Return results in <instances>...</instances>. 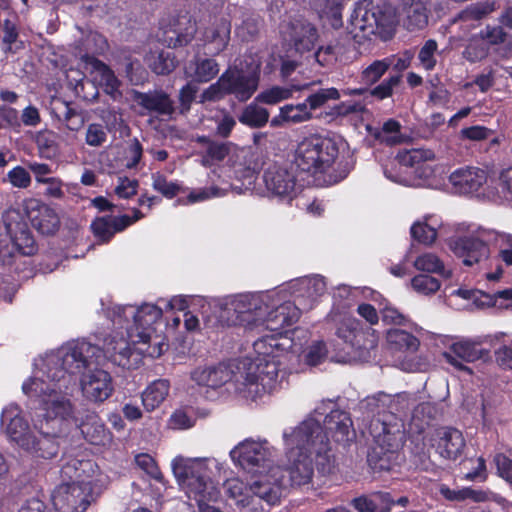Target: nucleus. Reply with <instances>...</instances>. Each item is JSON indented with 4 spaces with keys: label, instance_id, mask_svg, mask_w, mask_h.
Segmentation results:
<instances>
[{
    "label": "nucleus",
    "instance_id": "obj_21",
    "mask_svg": "<svg viewBox=\"0 0 512 512\" xmlns=\"http://www.w3.org/2000/svg\"><path fill=\"white\" fill-rule=\"evenodd\" d=\"M27 217L31 225L42 235H54L59 230L60 218L47 204L31 202L27 206Z\"/></svg>",
    "mask_w": 512,
    "mask_h": 512
},
{
    "label": "nucleus",
    "instance_id": "obj_31",
    "mask_svg": "<svg viewBox=\"0 0 512 512\" xmlns=\"http://www.w3.org/2000/svg\"><path fill=\"white\" fill-rule=\"evenodd\" d=\"M6 230L10 235L13 246L20 254L32 256L37 252V243L25 221L6 223Z\"/></svg>",
    "mask_w": 512,
    "mask_h": 512
},
{
    "label": "nucleus",
    "instance_id": "obj_53",
    "mask_svg": "<svg viewBox=\"0 0 512 512\" xmlns=\"http://www.w3.org/2000/svg\"><path fill=\"white\" fill-rule=\"evenodd\" d=\"M2 31V42L6 45L4 49L6 53H15L16 50L23 48V42L18 41L19 31L16 23L9 19H5L2 24Z\"/></svg>",
    "mask_w": 512,
    "mask_h": 512
},
{
    "label": "nucleus",
    "instance_id": "obj_22",
    "mask_svg": "<svg viewBox=\"0 0 512 512\" xmlns=\"http://www.w3.org/2000/svg\"><path fill=\"white\" fill-rule=\"evenodd\" d=\"M433 441L436 452L446 460H456L465 447L462 432L452 427L437 429L436 438Z\"/></svg>",
    "mask_w": 512,
    "mask_h": 512
},
{
    "label": "nucleus",
    "instance_id": "obj_34",
    "mask_svg": "<svg viewBox=\"0 0 512 512\" xmlns=\"http://www.w3.org/2000/svg\"><path fill=\"white\" fill-rule=\"evenodd\" d=\"M406 13L405 27L413 32L425 28L428 24L427 2L424 0H403Z\"/></svg>",
    "mask_w": 512,
    "mask_h": 512
},
{
    "label": "nucleus",
    "instance_id": "obj_46",
    "mask_svg": "<svg viewBox=\"0 0 512 512\" xmlns=\"http://www.w3.org/2000/svg\"><path fill=\"white\" fill-rule=\"evenodd\" d=\"M313 462L317 471L322 475L331 474L334 470L335 459L331 454L328 437L313 450Z\"/></svg>",
    "mask_w": 512,
    "mask_h": 512
},
{
    "label": "nucleus",
    "instance_id": "obj_44",
    "mask_svg": "<svg viewBox=\"0 0 512 512\" xmlns=\"http://www.w3.org/2000/svg\"><path fill=\"white\" fill-rule=\"evenodd\" d=\"M386 340L391 349L397 351L417 350L419 340L410 332L401 329L387 331Z\"/></svg>",
    "mask_w": 512,
    "mask_h": 512
},
{
    "label": "nucleus",
    "instance_id": "obj_37",
    "mask_svg": "<svg viewBox=\"0 0 512 512\" xmlns=\"http://www.w3.org/2000/svg\"><path fill=\"white\" fill-rule=\"evenodd\" d=\"M6 434L9 439L16 443L23 451L28 447L29 442L35 435L27 418H8Z\"/></svg>",
    "mask_w": 512,
    "mask_h": 512
},
{
    "label": "nucleus",
    "instance_id": "obj_1",
    "mask_svg": "<svg viewBox=\"0 0 512 512\" xmlns=\"http://www.w3.org/2000/svg\"><path fill=\"white\" fill-rule=\"evenodd\" d=\"M98 352L97 346L84 340L69 343L44 364V374L50 383L41 378H29L22 384L23 393L39 400L42 408L54 416H72L74 405L62 389L76 385V375L90 366Z\"/></svg>",
    "mask_w": 512,
    "mask_h": 512
},
{
    "label": "nucleus",
    "instance_id": "obj_19",
    "mask_svg": "<svg viewBox=\"0 0 512 512\" xmlns=\"http://www.w3.org/2000/svg\"><path fill=\"white\" fill-rule=\"evenodd\" d=\"M81 374V390L87 399L103 402L111 396L113 392L112 377L107 371L96 368Z\"/></svg>",
    "mask_w": 512,
    "mask_h": 512
},
{
    "label": "nucleus",
    "instance_id": "obj_59",
    "mask_svg": "<svg viewBox=\"0 0 512 512\" xmlns=\"http://www.w3.org/2000/svg\"><path fill=\"white\" fill-rule=\"evenodd\" d=\"M416 269L428 273H442L444 264L438 256L432 253H425L418 256L414 262Z\"/></svg>",
    "mask_w": 512,
    "mask_h": 512
},
{
    "label": "nucleus",
    "instance_id": "obj_17",
    "mask_svg": "<svg viewBox=\"0 0 512 512\" xmlns=\"http://www.w3.org/2000/svg\"><path fill=\"white\" fill-rule=\"evenodd\" d=\"M258 475V479L251 485L252 492L270 505L277 504L288 487L286 476L281 475V467L274 466Z\"/></svg>",
    "mask_w": 512,
    "mask_h": 512
},
{
    "label": "nucleus",
    "instance_id": "obj_39",
    "mask_svg": "<svg viewBox=\"0 0 512 512\" xmlns=\"http://www.w3.org/2000/svg\"><path fill=\"white\" fill-rule=\"evenodd\" d=\"M147 64L153 73L165 76L177 68L179 61L173 51L162 49L151 53L147 58Z\"/></svg>",
    "mask_w": 512,
    "mask_h": 512
},
{
    "label": "nucleus",
    "instance_id": "obj_35",
    "mask_svg": "<svg viewBox=\"0 0 512 512\" xmlns=\"http://www.w3.org/2000/svg\"><path fill=\"white\" fill-rule=\"evenodd\" d=\"M196 142L206 147L202 157V164L205 167L222 162L231 152V142H219L206 135L198 136Z\"/></svg>",
    "mask_w": 512,
    "mask_h": 512
},
{
    "label": "nucleus",
    "instance_id": "obj_5",
    "mask_svg": "<svg viewBox=\"0 0 512 512\" xmlns=\"http://www.w3.org/2000/svg\"><path fill=\"white\" fill-rule=\"evenodd\" d=\"M258 86V73L246 72L236 66L228 67L215 83L203 90L199 103L219 101L226 96H234L239 102H246Z\"/></svg>",
    "mask_w": 512,
    "mask_h": 512
},
{
    "label": "nucleus",
    "instance_id": "obj_4",
    "mask_svg": "<svg viewBox=\"0 0 512 512\" xmlns=\"http://www.w3.org/2000/svg\"><path fill=\"white\" fill-rule=\"evenodd\" d=\"M172 471L179 484L190 500H194L200 511L223 512L209 506L211 492L208 490L210 480L207 464L202 459H191L177 456L172 461Z\"/></svg>",
    "mask_w": 512,
    "mask_h": 512
},
{
    "label": "nucleus",
    "instance_id": "obj_23",
    "mask_svg": "<svg viewBox=\"0 0 512 512\" xmlns=\"http://www.w3.org/2000/svg\"><path fill=\"white\" fill-rule=\"evenodd\" d=\"M231 27V21L227 17H220L204 30L203 41L207 55L217 56L226 50L230 42Z\"/></svg>",
    "mask_w": 512,
    "mask_h": 512
},
{
    "label": "nucleus",
    "instance_id": "obj_30",
    "mask_svg": "<svg viewBox=\"0 0 512 512\" xmlns=\"http://www.w3.org/2000/svg\"><path fill=\"white\" fill-rule=\"evenodd\" d=\"M486 180V172L475 167L459 168L449 176L450 183L463 194L478 191L486 183Z\"/></svg>",
    "mask_w": 512,
    "mask_h": 512
},
{
    "label": "nucleus",
    "instance_id": "obj_45",
    "mask_svg": "<svg viewBox=\"0 0 512 512\" xmlns=\"http://www.w3.org/2000/svg\"><path fill=\"white\" fill-rule=\"evenodd\" d=\"M374 138L387 146H395L404 142L401 134V124L395 119H388L380 130L374 133Z\"/></svg>",
    "mask_w": 512,
    "mask_h": 512
},
{
    "label": "nucleus",
    "instance_id": "obj_26",
    "mask_svg": "<svg viewBox=\"0 0 512 512\" xmlns=\"http://www.w3.org/2000/svg\"><path fill=\"white\" fill-rule=\"evenodd\" d=\"M134 100L140 107L150 113L162 116H172L175 113L174 101L163 90L136 91Z\"/></svg>",
    "mask_w": 512,
    "mask_h": 512
},
{
    "label": "nucleus",
    "instance_id": "obj_58",
    "mask_svg": "<svg viewBox=\"0 0 512 512\" xmlns=\"http://www.w3.org/2000/svg\"><path fill=\"white\" fill-rule=\"evenodd\" d=\"M411 237L424 245H431L437 238V231L425 222H415L410 229Z\"/></svg>",
    "mask_w": 512,
    "mask_h": 512
},
{
    "label": "nucleus",
    "instance_id": "obj_38",
    "mask_svg": "<svg viewBox=\"0 0 512 512\" xmlns=\"http://www.w3.org/2000/svg\"><path fill=\"white\" fill-rule=\"evenodd\" d=\"M170 384L166 379L153 381L142 393V404L147 412L154 411L165 400Z\"/></svg>",
    "mask_w": 512,
    "mask_h": 512
},
{
    "label": "nucleus",
    "instance_id": "obj_64",
    "mask_svg": "<svg viewBox=\"0 0 512 512\" xmlns=\"http://www.w3.org/2000/svg\"><path fill=\"white\" fill-rule=\"evenodd\" d=\"M107 141V133L102 124L91 123L88 125L85 142L91 147H100Z\"/></svg>",
    "mask_w": 512,
    "mask_h": 512
},
{
    "label": "nucleus",
    "instance_id": "obj_56",
    "mask_svg": "<svg viewBox=\"0 0 512 512\" xmlns=\"http://www.w3.org/2000/svg\"><path fill=\"white\" fill-rule=\"evenodd\" d=\"M412 288L423 295H431L436 293L440 287V281L428 274H419L411 279Z\"/></svg>",
    "mask_w": 512,
    "mask_h": 512
},
{
    "label": "nucleus",
    "instance_id": "obj_47",
    "mask_svg": "<svg viewBox=\"0 0 512 512\" xmlns=\"http://www.w3.org/2000/svg\"><path fill=\"white\" fill-rule=\"evenodd\" d=\"M390 58L375 60L368 65L360 74L359 82L368 88L377 83L391 67Z\"/></svg>",
    "mask_w": 512,
    "mask_h": 512
},
{
    "label": "nucleus",
    "instance_id": "obj_41",
    "mask_svg": "<svg viewBox=\"0 0 512 512\" xmlns=\"http://www.w3.org/2000/svg\"><path fill=\"white\" fill-rule=\"evenodd\" d=\"M52 111L57 119L65 123L71 131H78L84 124L83 116L73 107L72 103L57 101Z\"/></svg>",
    "mask_w": 512,
    "mask_h": 512
},
{
    "label": "nucleus",
    "instance_id": "obj_25",
    "mask_svg": "<svg viewBox=\"0 0 512 512\" xmlns=\"http://www.w3.org/2000/svg\"><path fill=\"white\" fill-rule=\"evenodd\" d=\"M454 253L462 258L463 264L472 266L487 259L490 253L486 242L472 236L458 238L453 245Z\"/></svg>",
    "mask_w": 512,
    "mask_h": 512
},
{
    "label": "nucleus",
    "instance_id": "obj_18",
    "mask_svg": "<svg viewBox=\"0 0 512 512\" xmlns=\"http://www.w3.org/2000/svg\"><path fill=\"white\" fill-rule=\"evenodd\" d=\"M488 354V351L480 348V343L471 340H462L453 343L448 352L443 353V357L447 363L452 365L456 370L463 371L469 375L473 374L472 368L463 362L472 363Z\"/></svg>",
    "mask_w": 512,
    "mask_h": 512
},
{
    "label": "nucleus",
    "instance_id": "obj_6",
    "mask_svg": "<svg viewBox=\"0 0 512 512\" xmlns=\"http://www.w3.org/2000/svg\"><path fill=\"white\" fill-rule=\"evenodd\" d=\"M338 155L339 147L334 139L314 134L298 144L295 163L301 171L316 176L326 173Z\"/></svg>",
    "mask_w": 512,
    "mask_h": 512
},
{
    "label": "nucleus",
    "instance_id": "obj_40",
    "mask_svg": "<svg viewBox=\"0 0 512 512\" xmlns=\"http://www.w3.org/2000/svg\"><path fill=\"white\" fill-rule=\"evenodd\" d=\"M83 59L86 64L91 65L94 70L100 73L101 83L107 94L113 95L118 91L120 82L107 64L93 55L86 54Z\"/></svg>",
    "mask_w": 512,
    "mask_h": 512
},
{
    "label": "nucleus",
    "instance_id": "obj_10",
    "mask_svg": "<svg viewBox=\"0 0 512 512\" xmlns=\"http://www.w3.org/2000/svg\"><path fill=\"white\" fill-rule=\"evenodd\" d=\"M133 317V324L126 327L127 336L134 345L147 344L151 340L152 333L156 331L154 324L161 320L163 311L155 304H143L134 310V307L122 306L118 307L116 314L119 318L127 317V312Z\"/></svg>",
    "mask_w": 512,
    "mask_h": 512
},
{
    "label": "nucleus",
    "instance_id": "obj_62",
    "mask_svg": "<svg viewBox=\"0 0 512 512\" xmlns=\"http://www.w3.org/2000/svg\"><path fill=\"white\" fill-rule=\"evenodd\" d=\"M488 54L489 46L482 40L471 41L463 51V57L471 63L485 59Z\"/></svg>",
    "mask_w": 512,
    "mask_h": 512
},
{
    "label": "nucleus",
    "instance_id": "obj_33",
    "mask_svg": "<svg viewBox=\"0 0 512 512\" xmlns=\"http://www.w3.org/2000/svg\"><path fill=\"white\" fill-rule=\"evenodd\" d=\"M219 63L214 58H204L195 55L189 61L186 74L194 83H207L213 80L219 73Z\"/></svg>",
    "mask_w": 512,
    "mask_h": 512
},
{
    "label": "nucleus",
    "instance_id": "obj_2",
    "mask_svg": "<svg viewBox=\"0 0 512 512\" xmlns=\"http://www.w3.org/2000/svg\"><path fill=\"white\" fill-rule=\"evenodd\" d=\"M373 438L374 445L367 455L373 471H389L397 464L399 451L407 438L422 435L425 431L423 418H361Z\"/></svg>",
    "mask_w": 512,
    "mask_h": 512
},
{
    "label": "nucleus",
    "instance_id": "obj_32",
    "mask_svg": "<svg viewBox=\"0 0 512 512\" xmlns=\"http://www.w3.org/2000/svg\"><path fill=\"white\" fill-rule=\"evenodd\" d=\"M232 375L233 372L227 364L219 363L216 366L194 370L192 379L201 386L216 389L229 382Z\"/></svg>",
    "mask_w": 512,
    "mask_h": 512
},
{
    "label": "nucleus",
    "instance_id": "obj_42",
    "mask_svg": "<svg viewBox=\"0 0 512 512\" xmlns=\"http://www.w3.org/2000/svg\"><path fill=\"white\" fill-rule=\"evenodd\" d=\"M253 349L257 353L255 361L265 359H278L279 352L284 348L279 343V338L275 334L265 335L253 343Z\"/></svg>",
    "mask_w": 512,
    "mask_h": 512
},
{
    "label": "nucleus",
    "instance_id": "obj_60",
    "mask_svg": "<svg viewBox=\"0 0 512 512\" xmlns=\"http://www.w3.org/2000/svg\"><path fill=\"white\" fill-rule=\"evenodd\" d=\"M437 48L438 44L436 40L429 39L424 43V45L421 47L418 53V59L420 61V64L427 71L433 70L436 66L437 61L435 58V53L437 51Z\"/></svg>",
    "mask_w": 512,
    "mask_h": 512
},
{
    "label": "nucleus",
    "instance_id": "obj_29",
    "mask_svg": "<svg viewBox=\"0 0 512 512\" xmlns=\"http://www.w3.org/2000/svg\"><path fill=\"white\" fill-rule=\"evenodd\" d=\"M131 344L134 345L128 336L127 338L113 336L105 341L103 347L104 356L119 367L132 369L135 366L131 361L133 355Z\"/></svg>",
    "mask_w": 512,
    "mask_h": 512
},
{
    "label": "nucleus",
    "instance_id": "obj_52",
    "mask_svg": "<svg viewBox=\"0 0 512 512\" xmlns=\"http://www.w3.org/2000/svg\"><path fill=\"white\" fill-rule=\"evenodd\" d=\"M341 97L340 91L335 87L321 88L308 95L305 101L313 113L315 110L323 107L329 100H338Z\"/></svg>",
    "mask_w": 512,
    "mask_h": 512
},
{
    "label": "nucleus",
    "instance_id": "obj_8",
    "mask_svg": "<svg viewBox=\"0 0 512 512\" xmlns=\"http://www.w3.org/2000/svg\"><path fill=\"white\" fill-rule=\"evenodd\" d=\"M64 463L61 467V476L72 482L89 486L96 492H103L108 484V476L100 471L98 464L90 458L86 449L75 448L64 451Z\"/></svg>",
    "mask_w": 512,
    "mask_h": 512
},
{
    "label": "nucleus",
    "instance_id": "obj_48",
    "mask_svg": "<svg viewBox=\"0 0 512 512\" xmlns=\"http://www.w3.org/2000/svg\"><path fill=\"white\" fill-rule=\"evenodd\" d=\"M35 143L38 154L41 158L52 160L59 154V146L56 142L55 135L51 131H40L37 133Z\"/></svg>",
    "mask_w": 512,
    "mask_h": 512
},
{
    "label": "nucleus",
    "instance_id": "obj_36",
    "mask_svg": "<svg viewBox=\"0 0 512 512\" xmlns=\"http://www.w3.org/2000/svg\"><path fill=\"white\" fill-rule=\"evenodd\" d=\"M318 37L315 26L310 23H303L292 27L290 42L294 49L302 54L314 49Z\"/></svg>",
    "mask_w": 512,
    "mask_h": 512
},
{
    "label": "nucleus",
    "instance_id": "obj_57",
    "mask_svg": "<svg viewBox=\"0 0 512 512\" xmlns=\"http://www.w3.org/2000/svg\"><path fill=\"white\" fill-rule=\"evenodd\" d=\"M332 438L335 442L347 445L356 438V431L353 428L352 418H343L336 422L335 429L332 432Z\"/></svg>",
    "mask_w": 512,
    "mask_h": 512
},
{
    "label": "nucleus",
    "instance_id": "obj_24",
    "mask_svg": "<svg viewBox=\"0 0 512 512\" xmlns=\"http://www.w3.org/2000/svg\"><path fill=\"white\" fill-rule=\"evenodd\" d=\"M289 465L281 467V475L286 476L287 486H302L311 482L313 469V455H297L287 457Z\"/></svg>",
    "mask_w": 512,
    "mask_h": 512
},
{
    "label": "nucleus",
    "instance_id": "obj_14",
    "mask_svg": "<svg viewBox=\"0 0 512 512\" xmlns=\"http://www.w3.org/2000/svg\"><path fill=\"white\" fill-rule=\"evenodd\" d=\"M263 182L272 197L290 203L297 196V179L285 166L273 164L265 169Z\"/></svg>",
    "mask_w": 512,
    "mask_h": 512
},
{
    "label": "nucleus",
    "instance_id": "obj_16",
    "mask_svg": "<svg viewBox=\"0 0 512 512\" xmlns=\"http://www.w3.org/2000/svg\"><path fill=\"white\" fill-rule=\"evenodd\" d=\"M259 326L265 327L276 335L286 332L301 316V310L291 301H285L276 307H270L265 301Z\"/></svg>",
    "mask_w": 512,
    "mask_h": 512
},
{
    "label": "nucleus",
    "instance_id": "obj_28",
    "mask_svg": "<svg viewBox=\"0 0 512 512\" xmlns=\"http://www.w3.org/2000/svg\"><path fill=\"white\" fill-rule=\"evenodd\" d=\"M126 219L118 215H105L95 217L90 224V231L98 245H105L112 241L117 233L125 230Z\"/></svg>",
    "mask_w": 512,
    "mask_h": 512
},
{
    "label": "nucleus",
    "instance_id": "obj_7",
    "mask_svg": "<svg viewBox=\"0 0 512 512\" xmlns=\"http://www.w3.org/2000/svg\"><path fill=\"white\" fill-rule=\"evenodd\" d=\"M38 435H34L25 449L33 459L50 460L59 453L61 441L71 432L70 418H41L34 423Z\"/></svg>",
    "mask_w": 512,
    "mask_h": 512
},
{
    "label": "nucleus",
    "instance_id": "obj_3",
    "mask_svg": "<svg viewBox=\"0 0 512 512\" xmlns=\"http://www.w3.org/2000/svg\"><path fill=\"white\" fill-rule=\"evenodd\" d=\"M335 335L340 342L333 344V358L338 363L370 358L371 351L377 347L378 335L371 327L350 315H339L333 318Z\"/></svg>",
    "mask_w": 512,
    "mask_h": 512
},
{
    "label": "nucleus",
    "instance_id": "obj_61",
    "mask_svg": "<svg viewBox=\"0 0 512 512\" xmlns=\"http://www.w3.org/2000/svg\"><path fill=\"white\" fill-rule=\"evenodd\" d=\"M197 92L198 87L193 81L181 87L178 94L180 114L185 115L190 111L191 105L196 99Z\"/></svg>",
    "mask_w": 512,
    "mask_h": 512
},
{
    "label": "nucleus",
    "instance_id": "obj_63",
    "mask_svg": "<svg viewBox=\"0 0 512 512\" xmlns=\"http://www.w3.org/2000/svg\"><path fill=\"white\" fill-rule=\"evenodd\" d=\"M364 110V104L359 101H343L334 105L327 113V115L334 119L337 117L348 116L350 114L361 113Z\"/></svg>",
    "mask_w": 512,
    "mask_h": 512
},
{
    "label": "nucleus",
    "instance_id": "obj_55",
    "mask_svg": "<svg viewBox=\"0 0 512 512\" xmlns=\"http://www.w3.org/2000/svg\"><path fill=\"white\" fill-rule=\"evenodd\" d=\"M291 96L292 91L289 88L272 86L260 92L255 97V101L262 104L275 105L283 100L289 99Z\"/></svg>",
    "mask_w": 512,
    "mask_h": 512
},
{
    "label": "nucleus",
    "instance_id": "obj_13",
    "mask_svg": "<svg viewBox=\"0 0 512 512\" xmlns=\"http://www.w3.org/2000/svg\"><path fill=\"white\" fill-rule=\"evenodd\" d=\"M230 455L239 466L253 474H262L274 467L270 450L255 441L240 443L231 450Z\"/></svg>",
    "mask_w": 512,
    "mask_h": 512
},
{
    "label": "nucleus",
    "instance_id": "obj_15",
    "mask_svg": "<svg viewBox=\"0 0 512 512\" xmlns=\"http://www.w3.org/2000/svg\"><path fill=\"white\" fill-rule=\"evenodd\" d=\"M264 298L253 294H239L228 304L227 310L233 311L234 325L253 329L259 326L263 314Z\"/></svg>",
    "mask_w": 512,
    "mask_h": 512
},
{
    "label": "nucleus",
    "instance_id": "obj_51",
    "mask_svg": "<svg viewBox=\"0 0 512 512\" xmlns=\"http://www.w3.org/2000/svg\"><path fill=\"white\" fill-rule=\"evenodd\" d=\"M494 11V4L489 2H476L461 10L456 19L459 21H480Z\"/></svg>",
    "mask_w": 512,
    "mask_h": 512
},
{
    "label": "nucleus",
    "instance_id": "obj_11",
    "mask_svg": "<svg viewBox=\"0 0 512 512\" xmlns=\"http://www.w3.org/2000/svg\"><path fill=\"white\" fill-rule=\"evenodd\" d=\"M102 492L77 482H63L52 493V502L58 512H85Z\"/></svg>",
    "mask_w": 512,
    "mask_h": 512
},
{
    "label": "nucleus",
    "instance_id": "obj_49",
    "mask_svg": "<svg viewBox=\"0 0 512 512\" xmlns=\"http://www.w3.org/2000/svg\"><path fill=\"white\" fill-rule=\"evenodd\" d=\"M151 178L152 188L166 199H173L184 191V188L177 181H169L167 177L160 172L153 173Z\"/></svg>",
    "mask_w": 512,
    "mask_h": 512
},
{
    "label": "nucleus",
    "instance_id": "obj_43",
    "mask_svg": "<svg viewBox=\"0 0 512 512\" xmlns=\"http://www.w3.org/2000/svg\"><path fill=\"white\" fill-rule=\"evenodd\" d=\"M269 111L257 104L251 103L244 107L238 120L250 128H262L269 122Z\"/></svg>",
    "mask_w": 512,
    "mask_h": 512
},
{
    "label": "nucleus",
    "instance_id": "obj_27",
    "mask_svg": "<svg viewBox=\"0 0 512 512\" xmlns=\"http://www.w3.org/2000/svg\"><path fill=\"white\" fill-rule=\"evenodd\" d=\"M70 422L71 427L74 425L78 428L85 440L92 445L106 446L112 442V433L101 418H70Z\"/></svg>",
    "mask_w": 512,
    "mask_h": 512
},
{
    "label": "nucleus",
    "instance_id": "obj_20",
    "mask_svg": "<svg viewBox=\"0 0 512 512\" xmlns=\"http://www.w3.org/2000/svg\"><path fill=\"white\" fill-rule=\"evenodd\" d=\"M404 401L400 394L392 396L384 392L367 396L359 402V412L365 416H397L399 406Z\"/></svg>",
    "mask_w": 512,
    "mask_h": 512
},
{
    "label": "nucleus",
    "instance_id": "obj_54",
    "mask_svg": "<svg viewBox=\"0 0 512 512\" xmlns=\"http://www.w3.org/2000/svg\"><path fill=\"white\" fill-rule=\"evenodd\" d=\"M335 399H323L308 416H350V413L342 409L340 401Z\"/></svg>",
    "mask_w": 512,
    "mask_h": 512
},
{
    "label": "nucleus",
    "instance_id": "obj_50",
    "mask_svg": "<svg viewBox=\"0 0 512 512\" xmlns=\"http://www.w3.org/2000/svg\"><path fill=\"white\" fill-rule=\"evenodd\" d=\"M283 115L289 120V124H300L314 118L305 99L302 102L289 103L282 106Z\"/></svg>",
    "mask_w": 512,
    "mask_h": 512
},
{
    "label": "nucleus",
    "instance_id": "obj_12",
    "mask_svg": "<svg viewBox=\"0 0 512 512\" xmlns=\"http://www.w3.org/2000/svg\"><path fill=\"white\" fill-rule=\"evenodd\" d=\"M278 359H265L254 361L248 367L245 376V385L249 393H254V399L263 394H271L279 386L280 372Z\"/></svg>",
    "mask_w": 512,
    "mask_h": 512
},
{
    "label": "nucleus",
    "instance_id": "obj_9",
    "mask_svg": "<svg viewBox=\"0 0 512 512\" xmlns=\"http://www.w3.org/2000/svg\"><path fill=\"white\" fill-rule=\"evenodd\" d=\"M327 437L317 418H304L297 427L283 433L286 457L313 455V450Z\"/></svg>",
    "mask_w": 512,
    "mask_h": 512
}]
</instances>
